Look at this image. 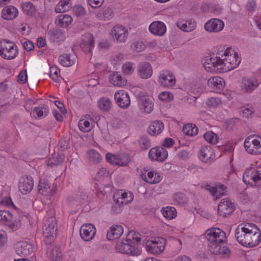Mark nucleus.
<instances>
[{
	"instance_id": "9d476101",
	"label": "nucleus",
	"mask_w": 261,
	"mask_h": 261,
	"mask_svg": "<svg viewBox=\"0 0 261 261\" xmlns=\"http://www.w3.org/2000/svg\"><path fill=\"white\" fill-rule=\"evenodd\" d=\"M260 82L255 76L243 78L240 84V90L245 94H251L258 87Z\"/></svg>"
},
{
	"instance_id": "bf43d9fd",
	"label": "nucleus",
	"mask_w": 261,
	"mask_h": 261,
	"mask_svg": "<svg viewBox=\"0 0 261 261\" xmlns=\"http://www.w3.org/2000/svg\"><path fill=\"white\" fill-rule=\"evenodd\" d=\"M73 13L77 17H83L85 15L86 10L81 5H76L73 8Z\"/></svg>"
},
{
	"instance_id": "6e6552de",
	"label": "nucleus",
	"mask_w": 261,
	"mask_h": 261,
	"mask_svg": "<svg viewBox=\"0 0 261 261\" xmlns=\"http://www.w3.org/2000/svg\"><path fill=\"white\" fill-rule=\"evenodd\" d=\"M166 240L163 238H155L146 242L145 248L147 252L155 255L162 253L165 248Z\"/></svg>"
},
{
	"instance_id": "3c124183",
	"label": "nucleus",
	"mask_w": 261,
	"mask_h": 261,
	"mask_svg": "<svg viewBox=\"0 0 261 261\" xmlns=\"http://www.w3.org/2000/svg\"><path fill=\"white\" fill-rule=\"evenodd\" d=\"M174 202L179 205H184L188 202V199L186 195L181 192L175 193L172 196Z\"/></svg>"
},
{
	"instance_id": "4d7b16f0",
	"label": "nucleus",
	"mask_w": 261,
	"mask_h": 261,
	"mask_svg": "<svg viewBox=\"0 0 261 261\" xmlns=\"http://www.w3.org/2000/svg\"><path fill=\"white\" fill-rule=\"evenodd\" d=\"M60 72L56 66L50 67L49 76L55 82H59L60 79Z\"/></svg>"
},
{
	"instance_id": "de8ad7c7",
	"label": "nucleus",
	"mask_w": 261,
	"mask_h": 261,
	"mask_svg": "<svg viewBox=\"0 0 261 261\" xmlns=\"http://www.w3.org/2000/svg\"><path fill=\"white\" fill-rule=\"evenodd\" d=\"M109 79L110 82L113 85L118 87L123 86L126 84V80L117 73H114L111 75Z\"/></svg>"
},
{
	"instance_id": "69168bd1",
	"label": "nucleus",
	"mask_w": 261,
	"mask_h": 261,
	"mask_svg": "<svg viewBox=\"0 0 261 261\" xmlns=\"http://www.w3.org/2000/svg\"><path fill=\"white\" fill-rule=\"evenodd\" d=\"M12 85L11 81L6 80L0 83V91L5 92Z\"/></svg>"
},
{
	"instance_id": "f704fd0d",
	"label": "nucleus",
	"mask_w": 261,
	"mask_h": 261,
	"mask_svg": "<svg viewBox=\"0 0 261 261\" xmlns=\"http://www.w3.org/2000/svg\"><path fill=\"white\" fill-rule=\"evenodd\" d=\"M64 160L65 156L64 154L59 153H54L46 160V162L48 166L53 167L60 165L63 162Z\"/></svg>"
},
{
	"instance_id": "7ed1b4c3",
	"label": "nucleus",
	"mask_w": 261,
	"mask_h": 261,
	"mask_svg": "<svg viewBox=\"0 0 261 261\" xmlns=\"http://www.w3.org/2000/svg\"><path fill=\"white\" fill-rule=\"evenodd\" d=\"M137 236L135 232H129L125 240L117 243L115 246L116 251L119 253L134 256L140 254L141 250L133 245V241L135 240L137 242L141 241V238Z\"/></svg>"
},
{
	"instance_id": "72a5a7b5",
	"label": "nucleus",
	"mask_w": 261,
	"mask_h": 261,
	"mask_svg": "<svg viewBox=\"0 0 261 261\" xmlns=\"http://www.w3.org/2000/svg\"><path fill=\"white\" fill-rule=\"evenodd\" d=\"M123 232L122 226L119 225H113L107 232V238L109 240H114L119 238Z\"/></svg>"
},
{
	"instance_id": "774afa93",
	"label": "nucleus",
	"mask_w": 261,
	"mask_h": 261,
	"mask_svg": "<svg viewBox=\"0 0 261 261\" xmlns=\"http://www.w3.org/2000/svg\"><path fill=\"white\" fill-rule=\"evenodd\" d=\"M88 3L93 8H98L101 7L104 0H88Z\"/></svg>"
},
{
	"instance_id": "f3484780",
	"label": "nucleus",
	"mask_w": 261,
	"mask_h": 261,
	"mask_svg": "<svg viewBox=\"0 0 261 261\" xmlns=\"http://www.w3.org/2000/svg\"><path fill=\"white\" fill-rule=\"evenodd\" d=\"M114 99L116 103L121 108H127L130 103L128 94L124 90H118L114 94Z\"/></svg>"
},
{
	"instance_id": "f8f14e48",
	"label": "nucleus",
	"mask_w": 261,
	"mask_h": 261,
	"mask_svg": "<svg viewBox=\"0 0 261 261\" xmlns=\"http://www.w3.org/2000/svg\"><path fill=\"white\" fill-rule=\"evenodd\" d=\"M158 82L161 86L166 88H171L176 84V78L173 73L167 70L160 72Z\"/></svg>"
},
{
	"instance_id": "c85d7f7f",
	"label": "nucleus",
	"mask_w": 261,
	"mask_h": 261,
	"mask_svg": "<svg viewBox=\"0 0 261 261\" xmlns=\"http://www.w3.org/2000/svg\"><path fill=\"white\" fill-rule=\"evenodd\" d=\"M38 190L40 193L44 196H51L56 192V187H50V184L45 179H41L38 185Z\"/></svg>"
},
{
	"instance_id": "e433bc0d",
	"label": "nucleus",
	"mask_w": 261,
	"mask_h": 261,
	"mask_svg": "<svg viewBox=\"0 0 261 261\" xmlns=\"http://www.w3.org/2000/svg\"><path fill=\"white\" fill-rule=\"evenodd\" d=\"M76 57L74 54H63L59 57V63L64 67H70L75 64Z\"/></svg>"
},
{
	"instance_id": "ea45409f",
	"label": "nucleus",
	"mask_w": 261,
	"mask_h": 261,
	"mask_svg": "<svg viewBox=\"0 0 261 261\" xmlns=\"http://www.w3.org/2000/svg\"><path fill=\"white\" fill-rule=\"evenodd\" d=\"M177 27L179 29L185 32H191L196 28V22L192 19L188 20H180L178 21Z\"/></svg>"
},
{
	"instance_id": "4468645a",
	"label": "nucleus",
	"mask_w": 261,
	"mask_h": 261,
	"mask_svg": "<svg viewBox=\"0 0 261 261\" xmlns=\"http://www.w3.org/2000/svg\"><path fill=\"white\" fill-rule=\"evenodd\" d=\"M168 151L162 147H155L148 152V157L152 161L163 162L168 157Z\"/></svg>"
},
{
	"instance_id": "cd10ccee",
	"label": "nucleus",
	"mask_w": 261,
	"mask_h": 261,
	"mask_svg": "<svg viewBox=\"0 0 261 261\" xmlns=\"http://www.w3.org/2000/svg\"><path fill=\"white\" fill-rule=\"evenodd\" d=\"M166 30L165 23L160 21H153L149 26L150 33L155 36H163L166 32Z\"/></svg>"
},
{
	"instance_id": "39448f33",
	"label": "nucleus",
	"mask_w": 261,
	"mask_h": 261,
	"mask_svg": "<svg viewBox=\"0 0 261 261\" xmlns=\"http://www.w3.org/2000/svg\"><path fill=\"white\" fill-rule=\"evenodd\" d=\"M204 238L208 243L209 249L213 246L222 243L225 239V233L219 228L213 227L206 230Z\"/></svg>"
},
{
	"instance_id": "ddd939ff",
	"label": "nucleus",
	"mask_w": 261,
	"mask_h": 261,
	"mask_svg": "<svg viewBox=\"0 0 261 261\" xmlns=\"http://www.w3.org/2000/svg\"><path fill=\"white\" fill-rule=\"evenodd\" d=\"M110 34L115 40L120 42H125L128 36L127 29L122 25H116L111 30Z\"/></svg>"
},
{
	"instance_id": "aec40b11",
	"label": "nucleus",
	"mask_w": 261,
	"mask_h": 261,
	"mask_svg": "<svg viewBox=\"0 0 261 261\" xmlns=\"http://www.w3.org/2000/svg\"><path fill=\"white\" fill-rule=\"evenodd\" d=\"M114 200L118 204H128L134 199V195L130 191L121 190L114 195Z\"/></svg>"
},
{
	"instance_id": "473e14b6",
	"label": "nucleus",
	"mask_w": 261,
	"mask_h": 261,
	"mask_svg": "<svg viewBox=\"0 0 261 261\" xmlns=\"http://www.w3.org/2000/svg\"><path fill=\"white\" fill-rule=\"evenodd\" d=\"M18 14V9L13 6L5 7L2 12V17L6 20H12L15 18Z\"/></svg>"
},
{
	"instance_id": "c03bdc74",
	"label": "nucleus",
	"mask_w": 261,
	"mask_h": 261,
	"mask_svg": "<svg viewBox=\"0 0 261 261\" xmlns=\"http://www.w3.org/2000/svg\"><path fill=\"white\" fill-rule=\"evenodd\" d=\"M49 112L48 108L47 107H41L35 108L31 113L33 117L40 119L46 117Z\"/></svg>"
},
{
	"instance_id": "7c9ffc66",
	"label": "nucleus",
	"mask_w": 261,
	"mask_h": 261,
	"mask_svg": "<svg viewBox=\"0 0 261 261\" xmlns=\"http://www.w3.org/2000/svg\"><path fill=\"white\" fill-rule=\"evenodd\" d=\"M206 190L210 192L215 200L219 199L226 193V187L222 185H218L216 187L207 186Z\"/></svg>"
},
{
	"instance_id": "338daca9",
	"label": "nucleus",
	"mask_w": 261,
	"mask_h": 261,
	"mask_svg": "<svg viewBox=\"0 0 261 261\" xmlns=\"http://www.w3.org/2000/svg\"><path fill=\"white\" fill-rule=\"evenodd\" d=\"M246 8L248 11H254L257 8V4L254 0H249L246 3Z\"/></svg>"
},
{
	"instance_id": "f03ea898",
	"label": "nucleus",
	"mask_w": 261,
	"mask_h": 261,
	"mask_svg": "<svg viewBox=\"0 0 261 261\" xmlns=\"http://www.w3.org/2000/svg\"><path fill=\"white\" fill-rule=\"evenodd\" d=\"M220 55L222 72H226L237 68L241 62V58L234 50L230 48L218 50Z\"/></svg>"
},
{
	"instance_id": "8fccbe9b",
	"label": "nucleus",
	"mask_w": 261,
	"mask_h": 261,
	"mask_svg": "<svg viewBox=\"0 0 261 261\" xmlns=\"http://www.w3.org/2000/svg\"><path fill=\"white\" fill-rule=\"evenodd\" d=\"M135 68L136 66L133 62H126L122 65L121 70L125 75H130L135 72Z\"/></svg>"
},
{
	"instance_id": "f257e3e1",
	"label": "nucleus",
	"mask_w": 261,
	"mask_h": 261,
	"mask_svg": "<svg viewBox=\"0 0 261 261\" xmlns=\"http://www.w3.org/2000/svg\"><path fill=\"white\" fill-rule=\"evenodd\" d=\"M235 237L238 242L246 247H253L261 241V232L253 224L239 225L235 231Z\"/></svg>"
},
{
	"instance_id": "393cba45",
	"label": "nucleus",
	"mask_w": 261,
	"mask_h": 261,
	"mask_svg": "<svg viewBox=\"0 0 261 261\" xmlns=\"http://www.w3.org/2000/svg\"><path fill=\"white\" fill-rule=\"evenodd\" d=\"M139 106L143 112L149 114L153 110L154 103L152 98L144 96L139 97L138 100Z\"/></svg>"
},
{
	"instance_id": "5701e85b",
	"label": "nucleus",
	"mask_w": 261,
	"mask_h": 261,
	"mask_svg": "<svg viewBox=\"0 0 261 261\" xmlns=\"http://www.w3.org/2000/svg\"><path fill=\"white\" fill-rule=\"evenodd\" d=\"M15 250L18 255L26 256L32 254L34 250V247L31 244L22 241L16 244Z\"/></svg>"
},
{
	"instance_id": "b1692460",
	"label": "nucleus",
	"mask_w": 261,
	"mask_h": 261,
	"mask_svg": "<svg viewBox=\"0 0 261 261\" xmlns=\"http://www.w3.org/2000/svg\"><path fill=\"white\" fill-rule=\"evenodd\" d=\"M95 124L93 119L89 115H86L82 117L79 122V127L81 131L88 133L91 130Z\"/></svg>"
},
{
	"instance_id": "a19ab883",
	"label": "nucleus",
	"mask_w": 261,
	"mask_h": 261,
	"mask_svg": "<svg viewBox=\"0 0 261 261\" xmlns=\"http://www.w3.org/2000/svg\"><path fill=\"white\" fill-rule=\"evenodd\" d=\"M106 160L107 162L114 165H119L124 166L127 165L128 162V159L127 157H124V161L118 158L116 155L108 153L106 154Z\"/></svg>"
},
{
	"instance_id": "9b49d317",
	"label": "nucleus",
	"mask_w": 261,
	"mask_h": 261,
	"mask_svg": "<svg viewBox=\"0 0 261 261\" xmlns=\"http://www.w3.org/2000/svg\"><path fill=\"white\" fill-rule=\"evenodd\" d=\"M220 55L206 59L203 63L205 70L210 72H222Z\"/></svg>"
},
{
	"instance_id": "20e7f679",
	"label": "nucleus",
	"mask_w": 261,
	"mask_h": 261,
	"mask_svg": "<svg viewBox=\"0 0 261 261\" xmlns=\"http://www.w3.org/2000/svg\"><path fill=\"white\" fill-rule=\"evenodd\" d=\"M56 218L53 216L46 217L44 220L42 230L44 242L47 244L53 242L56 237L57 230Z\"/></svg>"
},
{
	"instance_id": "412c9836",
	"label": "nucleus",
	"mask_w": 261,
	"mask_h": 261,
	"mask_svg": "<svg viewBox=\"0 0 261 261\" xmlns=\"http://www.w3.org/2000/svg\"><path fill=\"white\" fill-rule=\"evenodd\" d=\"M234 210L232 203L227 199H223L218 206V211L220 215L226 217L231 214Z\"/></svg>"
},
{
	"instance_id": "4c0bfd02",
	"label": "nucleus",
	"mask_w": 261,
	"mask_h": 261,
	"mask_svg": "<svg viewBox=\"0 0 261 261\" xmlns=\"http://www.w3.org/2000/svg\"><path fill=\"white\" fill-rule=\"evenodd\" d=\"M164 128V125L160 121H154L152 122L148 128V133L152 135L155 136L161 134Z\"/></svg>"
},
{
	"instance_id": "1a4fd4ad",
	"label": "nucleus",
	"mask_w": 261,
	"mask_h": 261,
	"mask_svg": "<svg viewBox=\"0 0 261 261\" xmlns=\"http://www.w3.org/2000/svg\"><path fill=\"white\" fill-rule=\"evenodd\" d=\"M244 147L247 152L251 154H261V137L249 136L244 141Z\"/></svg>"
},
{
	"instance_id": "2eb2a0df",
	"label": "nucleus",
	"mask_w": 261,
	"mask_h": 261,
	"mask_svg": "<svg viewBox=\"0 0 261 261\" xmlns=\"http://www.w3.org/2000/svg\"><path fill=\"white\" fill-rule=\"evenodd\" d=\"M96 230L95 226L91 224H84L80 228V236L85 241H89L92 240L96 233Z\"/></svg>"
},
{
	"instance_id": "58836bf2",
	"label": "nucleus",
	"mask_w": 261,
	"mask_h": 261,
	"mask_svg": "<svg viewBox=\"0 0 261 261\" xmlns=\"http://www.w3.org/2000/svg\"><path fill=\"white\" fill-rule=\"evenodd\" d=\"M73 21L71 16L67 14L59 15L55 19L56 24L61 28H66Z\"/></svg>"
},
{
	"instance_id": "c756f323",
	"label": "nucleus",
	"mask_w": 261,
	"mask_h": 261,
	"mask_svg": "<svg viewBox=\"0 0 261 261\" xmlns=\"http://www.w3.org/2000/svg\"><path fill=\"white\" fill-rule=\"evenodd\" d=\"M68 200L72 204L81 205L87 201L88 195L84 191H79L75 195L70 196Z\"/></svg>"
},
{
	"instance_id": "2f4dec72",
	"label": "nucleus",
	"mask_w": 261,
	"mask_h": 261,
	"mask_svg": "<svg viewBox=\"0 0 261 261\" xmlns=\"http://www.w3.org/2000/svg\"><path fill=\"white\" fill-rule=\"evenodd\" d=\"M208 86L214 90H221L225 86V82L223 79L216 76L210 77L207 81Z\"/></svg>"
},
{
	"instance_id": "79ce46f5",
	"label": "nucleus",
	"mask_w": 261,
	"mask_h": 261,
	"mask_svg": "<svg viewBox=\"0 0 261 261\" xmlns=\"http://www.w3.org/2000/svg\"><path fill=\"white\" fill-rule=\"evenodd\" d=\"M97 106L100 111L108 112L112 108V102L109 98L106 97H102L97 101Z\"/></svg>"
},
{
	"instance_id": "13d9d810",
	"label": "nucleus",
	"mask_w": 261,
	"mask_h": 261,
	"mask_svg": "<svg viewBox=\"0 0 261 261\" xmlns=\"http://www.w3.org/2000/svg\"><path fill=\"white\" fill-rule=\"evenodd\" d=\"M158 97L162 101L168 102L173 99V95L170 92L163 91L159 94Z\"/></svg>"
},
{
	"instance_id": "052dcab7",
	"label": "nucleus",
	"mask_w": 261,
	"mask_h": 261,
	"mask_svg": "<svg viewBox=\"0 0 261 261\" xmlns=\"http://www.w3.org/2000/svg\"><path fill=\"white\" fill-rule=\"evenodd\" d=\"M131 47L134 51L141 52L145 49L146 46L142 41L138 40L135 42Z\"/></svg>"
},
{
	"instance_id": "864d4df0",
	"label": "nucleus",
	"mask_w": 261,
	"mask_h": 261,
	"mask_svg": "<svg viewBox=\"0 0 261 261\" xmlns=\"http://www.w3.org/2000/svg\"><path fill=\"white\" fill-rule=\"evenodd\" d=\"M87 156L91 162L94 163H98L101 160V155L96 150L94 149L88 150L87 152Z\"/></svg>"
},
{
	"instance_id": "c9c22d12",
	"label": "nucleus",
	"mask_w": 261,
	"mask_h": 261,
	"mask_svg": "<svg viewBox=\"0 0 261 261\" xmlns=\"http://www.w3.org/2000/svg\"><path fill=\"white\" fill-rule=\"evenodd\" d=\"M209 250L212 253L223 258L228 257L230 253L227 247L221 246V244L213 246L212 248H210Z\"/></svg>"
},
{
	"instance_id": "423d86ee",
	"label": "nucleus",
	"mask_w": 261,
	"mask_h": 261,
	"mask_svg": "<svg viewBox=\"0 0 261 261\" xmlns=\"http://www.w3.org/2000/svg\"><path fill=\"white\" fill-rule=\"evenodd\" d=\"M18 54L17 46L12 41L4 39L0 41V56L6 60H12Z\"/></svg>"
},
{
	"instance_id": "bb28decb",
	"label": "nucleus",
	"mask_w": 261,
	"mask_h": 261,
	"mask_svg": "<svg viewBox=\"0 0 261 261\" xmlns=\"http://www.w3.org/2000/svg\"><path fill=\"white\" fill-rule=\"evenodd\" d=\"M80 46L84 51L91 53L94 47L93 35L89 33L85 34L82 37Z\"/></svg>"
},
{
	"instance_id": "a18cd8bd",
	"label": "nucleus",
	"mask_w": 261,
	"mask_h": 261,
	"mask_svg": "<svg viewBox=\"0 0 261 261\" xmlns=\"http://www.w3.org/2000/svg\"><path fill=\"white\" fill-rule=\"evenodd\" d=\"M206 105L210 108L216 109L222 107L224 102L219 97H211L208 98L205 102Z\"/></svg>"
},
{
	"instance_id": "0eeeda50",
	"label": "nucleus",
	"mask_w": 261,
	"mask_h": 261,
	"mask_svg": "<svg viewBox=\"0 0 261 261\" xmlns=\"http://www.w3.org/2000/svg\"><path fill=\"white\" fill-rule=\"evenodd\" d=\"M243 178L246 184L259 186L261 185V167L247 168Z\"/></svg>"
},
{
	"instance_id": "e2e57ef3",
	"label": "nucleus",
	"mask_w": 261,
	"mask_h": 261,
	"mask_svg": "<svg viewBox=\"0 0 261 261\" xmlns=\"http://www.w3.org/2000/svg\"><path fill=\"white\" fill-rule=\"evenodd\" d=\"M140 147L142 149H147L150 146V142L147 137H141L139 140Z\"/></svg>"
},
{
	"instance_id": "4be33fe9",
	"label": "nucleus",
	"mask_w": 261,
	"mask_h": 261,
	"mask_svg": "<svg viewBox=\"0 0 261 261\" xmlns=\"http://www.w3.org/2000/svg\"><path fill=\"white\" fill-rule=\"evenodd\" d=\"M199 159L204 163H210L215 158L214 149L211 146H203L199 150Z\"/></svg>"
},
{
	"instance_id": "09e8293b",
	"label": "nucleus",
	"mask_w": 261,
	"mask_h": 261,
	"mask_svg": "<svg viewBox=\"0 0 261 261\" xmlns=\"http://www.w3.org/2000/svg\"><path fill=\"white\" fill-rule=\"evenodd\" d=\"M163 216L168 220H172L176 217V210L174 207L167 206L161 210Z\"/></svg>"
},
{
	"instance_id": "0e129e2a",
	"label": "nucleus",
	"mask_w": 261,
	"mask_h": 261,
	"mask_svg": "<svg viewBox=\"0 0 261 261\" xmlns=\"http://www.w3.org/2000/svg\"><path fill=\"white\" fill-rule=\"evenodd\" d=\"M8 226L12 231H15L19 229L21 226V223L19 220H14L8 222Z\"/></svg>"
},
{
	"instance_id": "603ef678",
	"label": "nucleus",
	"mask_w": 261,
	"mask_h": 261,
	"mask_svg": "<svg viewBox=\"0 0 261 261\" xmlns=\"http://www.w3.org/2000/svg\"><path fill=\"white\" fill-rule=\"evenodd\" d=\"M71 7L70 2L60 1L55 7V11L57 13H64Z\"/></svg>"
},
{
	"instance_id": "6e6d98bb",
	"label": "nucleus",
	"mask_w": 261,
	"mask_h": 261,
	"mask_svg": "<svg viewBox=\"0 0 261 261\" xmlns=\"http://www.w3.org/2000/svg\"><path fill=\"white\" fill-rule=\"evenodd\" d=\"M204 138L207 142L214 145L217 144L219 140L217 135L211 131L207 132L204 134Z\"/></svg>"
},
{
	"instance_id": "dca6fc26",
	"label": "nucleus",
	"mask_w": 261,
	"mask_h": 261,
	"mask_svg": "<svg viewBox=\"0 0 261 261\" xmlns=\"http://www.w3.org/2000/svg\"><path fill=\"white\" fill-rule=\"evenodd\" d=\"M224 27V22L218 18H212L208 20L204 24V29L209 33H218Z\"/></svg>"
},
{
	"instance_id": "6ab92c4d",
	"label": "nucleus",
	"mask_w": 261,
	"mask_h": 261,
	"mask_svg": "<svg viewBox=\"0 0 261 261\" xmlns=\"http://www.w3.org/2000/svg\"><path fill=\"white\" fill-rule=\"evenodd\" d=\"M137 71L138 76L142 79H149L153 73L151 65L146 62L140 63L137 67Z\"/></svg>"
},
{
	"instance_id": "a878e982",
	"label": "nucleus",
	"mask_w": 261,
	"mask_h": 261,
	"mask_svg": "<svg viewBox=\"0 0 261 261\" xmlns=\"http://www.w3.org/2000/svg\"><path fill=\"white\" fill-rule=\"evenodd\" d=\"M34 182L31 176L21 177L19 179L18 188L23 194L30 193L33 189Z\"/></svg>"
},
{
	"instance_id": "49530a36",
	"label": "nucleus",
	"mask_w": 261,
	"mask_h": 261,
	"mask_svg": "<svg viewBox=\"0 0 261 261\" xmlns=\"http://www.w3.org/2000/svg\"><path fill=\"white\" fill-rule=\"evenodd\" d=\"M23 12L27 15L33 16L36 13V9L33 4L30 2H24L21 4Z\"/></svg>"
},
{
	"instance_id": "680f3d73",
	"label": "nucleus",
	"mask_w": 261,
	"mask_h": 261,
	"mask_svg": "<svg viewBox=\"0 0 261 261\" xmlns=\"http://www.w3.org/2000/svg\"><path fill=\"white\" fill-rule=\"evenodd\" d=\"M12 219V215L9 212L0 210V222H9Z\"/></svg>"
},
{
	"instance_id": "5fc2aeb1",
	"label": "nucleus",
	"mask_w": 261,
	"mask_h": 261,
	"mask_svg": "<svg viewBox=\"0 0 261 261\" xmlns=\"http://www.w3.org/2000/svg\"><path fill=\"white\" fill-rule=\"evenodd\" d=\"M182 132L185 135L193 136L198 133V129L195 125L191 124H187L184 126Z\"/></svg>"
},
{
	"instance_id": "37998d69",
	"label": "nucleus",
	"mask_w": 261,
	"mask_h": 261,
	"mask_svg": "<svg viewBox=\"0 0 261 261\" xmlns=\"http://www.w3.org/2000/svg\"><path fill=\"white\" fill-rule=\"evenodd\" d=\"M240 115L244 118H252L255 114V110L249 105L242 106L239 110Z\"/></svg>"
},
{
	"instance_id": "a211bd4d",
	"label": "nucleus",
	"mask_w": 261,
	"mask_h": 261,
	"mask_svg": "<svg viewBox=\"0 0 261 261\" xmlns=\"http://www.w3.org/2000/svg\"><path fill=\"white\" fill-rule=\"evenodd\" d=\"M141 176L145 181L151 184L159 183L163 178L160 173L155 171L145 170L142 172Z\"/></svg>"
}]
</instances>
